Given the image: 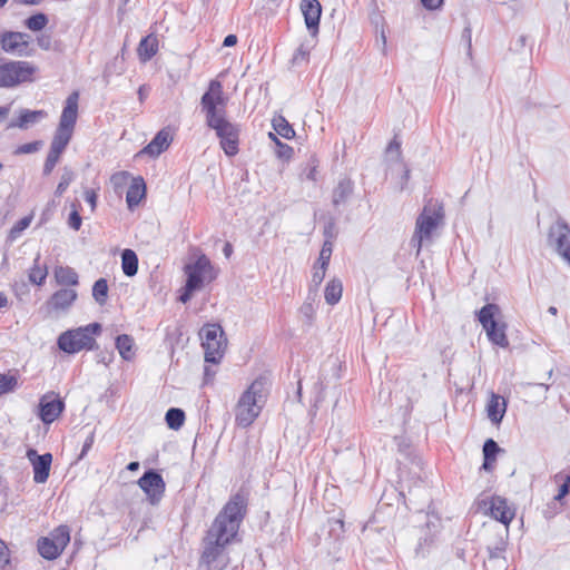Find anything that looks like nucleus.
I'll use <instances>...</instances> for the list:
<instances>
[{"label": "nucleus", "mask_w": 570, "mask_h": 570, "mask_svg": "<svg viewBox=\"0 0 570 570\" xmlns=\"http://www.w3.org/2000/svg\"><path fill=\"white\" fill-rule=\"evenodd\" d=\"M10 562L9 549L4 541L0 539V569L4 568Z\"/></svg>", "instance_id": "5fc2aeb1"}, {"label": "nucleus", "mask_w": 570, "mask_h": 570, "mask_svg": "<svg viewBox=\"0 0 570 570\" xmlns=\"http://www.w3.org/2000/svg\"><path fill=\"white\" fill-rule=\"evenodd\" d=\"M37 45L42 50H50L51 49V45H52V37H51V35L41 33L40 36H38L37 37Z\"/></svg>", "instance_id": "864d4df0"}, {"label": "nucleus", "mask_w": 570, "mask_h": 570, "mask_svg": "<svg viewBox=\"0 0 570 570\" xmlns=\"http://www.w3.org/2000/svg\"><path fill=\"white\" fill-rule=\"evenodd\" d=\"M39 417L43 423H52L63 411L65 403L61 399H51L49 395H43L39 403Z\"/></svg>", "instance_id": "dca6fc26"}, {"label": "nucleus", "mask_w": 570, "mask_h": 570, "mask_svg": "<svg viewBox=\"0 0 570 570\" xmlns=\"http://www.w3.org/2000/svg\"><path fill=\"white\" fill-rule=\"evenodd\" d=\"M85 200L90 205L91 210L94 212L97 205V194L92 189H86L83 193Z\"/></svg>", "instance_id": "bf43d9fd"}, {"label": "nucleus", "mask_w": 570, "mask_h": 570, "mask_svg": "<svg viewBox=\"0 0 570 570\" xmlns=\"http://www.w3.org/2000/svg\"><path fill=\"white\" fill-rule=\"evenodd\" d=\"M146 97H147L146 86L142 85L138 89V98H139L140 102H142Z\"/></svg>", "instance_id": "69168bd1"}, {"label": "nucleus", "mask_w": 570, "mask_h": 570, "mask_svg": "<svg viewBox=\"0 0 570 570\" xmlns=\"http://www.w3.org/2000/svg\"><path fill=\"white\" fill-rule=\"evenodd\" d=\"M37 547L39 554L47 560H55L61 554L60 549L50 538H40Z\"/></svg>", "instance_id": "c85d7f7f"}, {"label": "nucleus", "mask_w": 570, "mask_h": 570, "mask_svg": "<svg viewBox=\"0 0 570 570\" xmlns=\"http://www.w3.org/2000/svg\"><path fill=\"white\" fill-rule=\"evenodd\" d=\"M47 112L43 110H29L22 109L18 119L9 125V127H18L20 129H27L29 125L36 124L41 118H45Z\"/></svg>", "instance_id": "393cba45"}, {"label": "nucleus", "mask_w": 570, "mask_h": 570, "mask_svg": "<svg viewBox=\"0 0 570 570\" xmlns=\"http://www.w3.org/2000/svg\"><path fill=\"white\" fill-rule=\"evenodd\" d=\"M500 451V446L493 439H488L483 444V458L487 460H495Z\"/></svg>", "instance_id": "de8ad7c7"}, {"label": "nucleus", "mask_w": 570, "mask_h": 570, "mask_svg": "<svg viewBox=\"0 0 570 570\" xmlns=\"http://www.w3.org/2000/svg\"><path fill=\"white\" fill-rule=\"evenodd\" d=\"M505 551V544L500 541L493 547H488L489 558L490 559H500L503 558V553Z\"/></svg>", "instance_id": "3c124183"}, {"label": "nucleus", "mask_w": 570, "mask_h": 570, "mask_svg": "<svg viewBox=\"0 0 570 570\" xmlns=\"http://www.w3.org/2000/svg\"><path fill=\"white\" fill-rule=\"evenodd\" d=\"M72 134L73 129L58 125L50 144V149L62 154L71 140Z\"/></svg>", "instance_id": "a878e982"}, {"label": "nucleus", "mask_w": 570, "mask_h": 570, "mask_svg": "<svg viewBox=\"0 0 570 570\" xmlns=\"http://www.w3.org/2000/svg\"><path fill=\"white\" fill-rule=\"evenodd\" d=\"M269 138L276 142L278 149H277V155L279 158H291L292 155H293V148L291 146H288L287 144H283L275 134L273 132H269L268 134Z\"/></svg>", "instance_id": "09e8293b"}, {"label": "nucleus", "mask_w": 570, "mask_h": 570, "mask_svg": "<svg viewBox=\"0 0 570 570\" xmlns=\"http://www.w3.org/2000/svg\"><path fill=\"white\" fill-rule=\"evenodd\" d=\"M202 110L206 115V125H209L223 117H226V99L223 92L222 82L212 80L207 91L200 99Z\"/></svg>", "instance_id": "6e6552de"}, {"label": "nucleus", "mask_w": 570, "mask_h": 570, "mask_svg": "<svg viewBox=\"0 0 570 570\" xmlns=\"http://www.w3.org/2000/svg\"><path fill=\"white\" fill-rule=\"evenodd\" d=\"M72 212L70 213L68 217V225L73 230H79L82 224V218L78 212L77 205L72 204Z\"/></svg>", "instance_id": "8fccbe9b"}, {"label": "nucleus", "mask_w": 570, "mask_h": 570, "mask_svg": "<svg viewBox=\"0 0 570 570\" xmlns=\"http://www.w3.org/2000/svg\"><path fill=\"white\" fill-rule=\"evenodd\" d=\"M354 190L353 181L350 178H343L333 190L332 203L335 207L345 204Z\"/></svg>", "instance_id": "5701e85b"}, {"label": "nucleus", "mask_w": 570, "mask_h": 570, "mask_svg": "<svg viewBox=\"0 0 570 570\" xmlns=\"http://www.w3.org/2000/svg\"><path fill=\"white\" fill-rule=\"evenodd\" d=\"M332 252H333V244H332V242L325 240L323 246H322V249L320 252V257H318V259H317V262L315 264L321 265L323 267L324 266L328 267L330 261H331V256H332Z\"/></svg>", "instance_id": "a18cd8bd"}, {"label": "nucleus", "mask_w": 570, "mask_h": 570, "mask_svg": "<svg viewBox=\"0 0 570 570\" xmlns=\"http://www.w3.org/2000/svg\"><path fill=\"white\" fill-rule=\"evenodd\" d=\"M548 244L570 265V227L564 220L558 219L549 228Z\"/></svg>", "instance_id": "f8f14e48"}, {"label": "nucleus", "mask_w": 570, "mask_h": 570, "mask_svg": "<svg viewBox=\"0 0 570 570\" xmlns=\"http://www.w3.org/2000/svg\"><path fill=\"white\" fill-rule=\"evenodd\" d=\"M316 174H317V170H316V167L314 166L308 170V173L306 174V177H307V179L315 181Z\"/></svg>", "instance_id": "774afa93"}, {"label": "nucleus", "mask_w": 570, "mask_h": 570, "mask_svg": "<svg viewBox=\"0 0 570 570\" xmlns=\"http://www.w3.org/2000/svg\"><path fill=\"white\" fill-rule=\"evenodd\" d=\"M78 293L73 288H60L47 301V308L50 312H67L76 302Z\"/></svg>", "instance_id": "2eb2a0df"}, {"label": "nucleus", "mask_w": 570, "mask_h": 570, "mask_svg": "<svg viewBox=\"0 0 570 570\" xmlns=\"http://www.w3.org/2000/svg\"><path fill=\"white\" fill-rule=\"evenodd\" d=\"M386 153L389 155L395 154V158L399 160L401 159V142L397 141L395 138L389 144L386 148Z\"/></svg>", "instance_id": "4d7b16f0"}, {"label": "nucleus", "mask_w": 570, "mask_h": 570, "mask_svg": "<svg viewBox=\"0 0 570 570\" xmlns=\"http://www.w3.org/2000/svg\"><path fill=\"white\" fill-rule=\"evenodd\" d=\"M237 43V37L235 35H228L225 37L223 46L224 47H233Z\"/></svg>", "instance_id": "e2e57ef3"}, {"label": "nucleus", "mask_w": 570, "mask_h": 570, "mask_svg": "<svg viewBox=\"0 0 570 570\" xmlns=\"http://www.w3.org/2000/svg\"><path fill=\"white\" fill-rule=\"evenodd\" d=\"M268 386V380L265 376H259L240 395L235 413L238 426L247 428L256 420L266 402Z\"/></svg>", "instance_id": "f03ea898"}, {"label": "nucleus", "mask_w": 570, "mask_h": 570, "mask_svg": "<svg viewBox=\"0 0 570 570\" xmlns=\"http://www.w3.org/2000/svg\"><path fill=\"white\" fill-rule=\"evenodd\" d=\"M463 38L466 39V42H468V48L469 50L471 49V29L469 27H466L464 30H463Z\"/></svg>", "instance_id": "0e129e2a"}, {"label": "nucleus", "mask_w": 570, "mask_h": 570, "mask_svg": "<svg viewBox=\"0 0 570 570\" xmlns=\"http://www.w3.org/2000/svg\"><path fill=\"white\" fill-rule=\"evenodd\" d=\"M75 177V171L71 168L63 167L60 181L55 190V195L57 197H61L69 187V185L73 181Z\"/></svg>", "instance_id": "a19ab883"}, {"label": "nucleus", "mask_w": 570, "mask_h": 570, "mask_svg": "<svg viewBox=\"0 0 570 570\" xmlns=\"http://www.w3.org/2000/svg\"><path fill=\"white\" fill-rule=\"evenodd\" d=\"M499 314L500 307L497 304H487L478 312V320L493 345L508 348L510 345L507 336L508 325L497 318Z\"/></svg>", "instance_id": "39448f33"}, {"label": "nucleus", "mask_w": 570, "mask_h": 570, "mask_svg": "<svg viewBox=\"0 0 570 570\" xmlns=\"http://www.w3.org/2000/svg\"><path fill=\"white\" fill-rule=\"evenodd\" d=\"M202 345L205 350V361L207 363H218L225 352L226 338L224 331L218 324H206L199 331Z\"/></svg>", "instance_id": "0eeeda50"}, {"label": "nucleus", "mask_w": 570, "mask_h": 570, "mask_svg": "<svg viewBox=\"0 0 570 570\" xmlns=\"http://www.w3.org/2000/svg\"><path fill=\"white\" fill-rule=\"evenodd\" d=\"M207 126L216 131L220 147L228 157H233L238 154L240 132L238 125L228 121L226 117H219L218 120Z\"/></svg>", "instance_id": "1a4fd4ad"}, {"label": "nucleus", "mask_w": 570, "mask_h": 570, "mask_svg": "<svg viewBox=\"0 0 570 570\" xmlns=\"http://www.w3.org/2000/svg\"><path fill=\"white\" fill-rule=\"evenodd\" d=\"M173 135L170 129L163 128L140 153L150 157H157L169 147Z\"/></svg>", "instance_id": "6ab92c4d"}, {"label": "nucleus", "mask_w": 570, "mask_h": 570, "mask_svg": "<svg viewBox=\"0 0 570 570\" xmlns=\"http://www.w3.org/2000/svg\"><path fill=\"white\" fill-rule=\"evenodd\" d=\"M31 220H32V217L31 216H26V217H22L21 219H19L13 226L12 228L10 229V234H9V237L11 239H16L18 238L21 233L28 228L31 224Z\"/></svg>", "instance_id": "49530a36"}, {"label": "nucleus", "mask_w": 570, "mask_h": 570, "mask_svg": "<svg viewBox=\"0 0 570 570\" xmlns=\"http://www.w3.org/2000/svg\"><path fill=\"white\" fill-rule=\"evenodd\" d=\"M570 492V475H568L564 482L559 487L558 494L554 497L556 501H561Z\"/></svg>", "instance_id": "6e6d98bb"}, {"label": "nucleus", "mask_w": 570, "mask_h": 570, "mask_svg": "<svg viewBox=\"0 0 570 570\" xmlns=\"http://www.w3.org/2000/svg\"><path fill=\"white\" fill-rule=\"evenodd\" d=\"M343 285L340 279H331L325 287L324 298L325 302L330 305H335L340 302L342 297Z\"/></svg>", "instance_id": "c756f323"}, {"label": "nucleus", "mask_w": 570, "mask_h": 570, "mask_svg": "<svg viewBox=\"0 0 570 570\" xmlns=\"http://www.w3.org/2000/svg\"><path fill=\"white\" fill-rule=\"evenodd\" d=\"M78 102H79V92H71L66 101L60 115L59 125L63 127H68L75 129L77 118H78Z\"/></svg>", "instance_id": "a211bd4d"}, {"label": "nucleus", "mask_w": 570, "mask_h": 570, "mask_svg": "<svg viewBox=\"0 0 570 570\" xmlns=\"http://www.w3.org/2000/svg\"><path fill=\"white\" fill-rule=\"evenodd\" d=\"M444 217L443 207L441 205L429 202L417 216L415 229L410 239V246L415 249L419 256L424 242L431 240L433 232L439 227Z\"/></svg>", "instance_id": "20e7f679"}, {"label": "nucleus", "mask_w": 570, "mask_h": 570, "mask_svg": "<svg viewBox=\"0 0 570 570\" xmlns=\"http://www.w3.org/2000/svg\"><path fill=\"white\" fill-rule=\"evenodd\" d=\"M507 407L508 404L503 396L491 393L487 403V414L489 420L494 424H499L507 412Z\"/></svg>", "instance_id": "412c9836"}, {"label": "nucleus", "mask_w": 570, "mask_h": 570, "mask_svg": "<svg viewBox=\"0 0 570 570\" xmlns=\"http://www.w3.org/2000/svg\"><path fill=\"white\" fill-rule=\"evenodd\" d=\"M184 271L187 278L178 299L186 304L195 292L202 289L204 283H210L216 278V273L206 255H200L194 263L187 264Z\"/></svg>", "instance_id": "7ed1b4c3"}, {"label": "nucleus", "mask_w": 570, "mask_h": 570, "mask_svg": "<svg viewBox=\"0 0 570 570\" xmlns=\"http://www.w3.org/2000/svg\"><path fill=\"white\" fill-rule=\"evenodd\" d=\"M313 269L309 293H313V295L316 296L317 288L325 278L327 267L315 264Z\"/></svg>", "instance_id": "79ce46f5"}, {"label": "nucleus", "mask_w": 570, "mask_h": 570, "mask_svg": "<svg viewBox=\"0 0 570 570\" xmlns=\"http://www.w3.org/2000/svg\"><path fill=\"white\" fill-rule=\"evenodd\" d=\"M483 459H484V460H483L482 469H484V470H487V471L492 470V468H493V462H494L495 460H487V458H483Z\"/></svg>", "instance_id": "338daca9"}, {"label": "nucleus", "mask_w": 570, "mask_h": 570, "mask_svg": "<svg viewBox=\"0 0 570 570\" xmlns=\"http://www.w3.org/2000/svg\"><path fill=\"white\" fill-rule=\"evenodd\" d=\"M49 22L48 16L38 12L26 19L24 26L31 31H41Z\"/></svg>", "instance_id": "4c0bfd02"}, {"label": "nucleus", "mask_w": 570, "mask_h": 570, "mask_svg": "<svg viewBox=\"0 0 570 570\" xmlns=\"http://www.w3.org/2000/svg\"><path fill=\"white\" fill-rule=\"evenodd\" d=\"M273 127L277 135L283 138L291 139L295 136V131L289 122L284 117L273 119Z\"/></svg>", "instance_id": "58836bf2"}, {"label": "nucleus", "mask_w": 570, "mask_h": 570, "mask_svg": "<svg viewBox=\"0 0 570 570\" xmlns=\"http://www.w3.org/2000/svg\"><path fill=\"white\" fill-rule=\"evenodd\" d=\"M247 497L239 491L230 497L216 515L202 541L199 566L223 570L229 563L228 547L237 541L239 527L247 513Z\"/></svg>", "instance_id": "f257e3e1"}, {"label": "nucleus", "mask_w": 570, "mask_h": 570, "mask_svg": "<svg viewBox=\"0 0 570 570\" xmlns=\"http://www.w3.org/2000/svg\"><path fill=\"white\" fill-rule=\"evenodd\" d=\"M444 0H421L424 8L428 10H436L442 7Z\"/></svg>", "instance_id": "052dcab7"}, {"label": "nucleus", "mask_w": 570, "mask_h": 570, "mask_svg": "<svg viewBox=\"0 0 570 570\" xmlns=\"http://www.w3.org/2000/svg\"><path fill=\"white\" fill-rule=\"evenodd\" d=\"M72 134L73 129L58 125L50 144V149L62 154L71 140Z\"/></svg>", "instance_id": "bb28decb"}, {"label": "nucleus", "mask_w": 570, "mask_h": 570, "mask_svg": "<svg viewBox=\"0 0 570 570\" xmlns=\"http://www.w3.org/2000/svg\"><path fill=\"white\" fill-rule=\"evenodd\" d=\"M27 458L33 469V481L36 483H45L50 473L52 455L51 453L38 454L35 449L27 450Z\"/></svg>", "instance_id": "4468645a"}, {"label": "nucleus", "mask_w": 570, "mask_h": 570, "mask_svg": "<svg viewBox=\"0 0 570 570\" xmlns=\"http://www.w3.org/2000/svg\"><path fill=\"white\" fill-rule=\"evenodd\" d=\"M95 442V433L91 432L87 439L85 440L83 442V445H82V449H81V452L79 454V459H83L85 455L88 453V451L91 449L92 444Z\"/></svg>", "instance_id": "13d9d810"}, {"label": "nucleus", "mask_w": 570, "mask_h": 570, "mask_svg": "<svg viewBox=\"0 0 570 570\" xmlns=\"http://www.w3.org/2000/svg\"><path fill=\"white\" fill-rule=\"evenodd\" d=\"M48 276V268L46 265H40V254L38 253L33 266L29 271V281L35 285H42Z\"/></svg>", "instance_id": "7c9ffc66"}, {"label": "nucleus", "mask_w": 570, "mask_h": 570, "mask_svg": "<svg viewBox=\"0 0 570 570\" xmlns=\"http://www.w3.org/2000/svg\"><path fill=\"white\" fill-rule=\"evenodd\" d=\"M81 330H87L86 333H89V335L98 334L101 331V326L99 323H91L87 326L80 327Z\"/></svg>", "instance_id": "680f3d73"}, {"label": "nucleus", "mask_w": 570, "mask_h": 570, "mask_svg": "<svg viewBox=\"0 0 570 570\" xmlns=\"http://www.w3.org/2000/svg\"><path fill=\"white\" fill-rule=\"evenodd\" d=\"M121 268L126 276H135L138 272V256L129 248H126L121 253Z\"/></svg>", "instance_id": "cd10ccee"}, {"label": "nucleus", "mask_w": 570, "mask_h": 570, "mask_svg": "<svg viewBox=\"0 0 570 570\" xmlns=\"http://www.w3.org/2000/svg\"><path fill=\"white\" fill-rule=\"evenodd\" d=\"M56 283L60 286H68L69 288L79 284V275L75 268L70 266H56L53 269Z\"/></svg>", "instance_id": "4be33fe9"}, {"label": "nucleus", "mask_w": 570, "mask_h": 570, "mask_svg": "<svg viewBox=\"0 0 570 570\" xmlns=\"http://www.w3.org/2000/svg\"><path fill=\"white\" fill-rule=\"evenodd\" d=\"M490 513L493 519L505 525H508L515 515L514 509L508 504L507 500L498 495L491 499Z\"/></svg>", "instance_id": "aec40b11"}, {"label": "nucleus", "mask_w": 570, "mask_h": 570, "mask_svg": "<svg viewBox=\"0 0 570 570\" xmlns=\"http://www.w3.org/2000/svg\"><path fill=\"white\" fill-rule=\"evenodd\" d=\"M157 48L158 45L156 38H142L138 47V53L140 59L144 61L151 59L156 55Z\"/></svg>", "instance_id": "2f4dec72"}, {"label": "nucleus", "mask_w": 570, "mask_h": 570, "mask_svg": "<svg viewBox=\"0 0 570 570\" xmlns=\"http://www.w3.org/2000/svg\"><path fill=\"white\" fill-rule=\"evenodd\" d=\"M311 50L312 46L309 45V42H302L299 47L295 50L291 59V65L293 67H301L307 65L309 61Z\"/></svg>", "instance_id": "72a5a7b5"}, {"label": "nucleus", "mask_w": 570, "mask_h": 570, "mask_svg": "<svg viewBox=\"0 0 570 570\" xmlns=\"http://www.w3.org/2000/svg\"><path fill=\"white\" fill-rule=\"evenodd\" d=\"M60 156H61V153L49 149V153L47 155V158H46V161L43 165V170H42L45 176H48L52 173L53 168L56 167V165L58 164V161L60 159Z\"/></svg>", "instance_id": "c03bdc74"}, {"label": "nucleus", "mask_w": 570, "mask_h": 570, "mask_svg": "<svg viewBox=\"0 0 570 570\" xmlns=\"http://www.w3.org/2000/svg\"><path fill=\"white\" fill-rule=\"evenodd\" d=\"M87 330L80 327L68 330L59 335L57 344L58 347L68 354H75L82 350H91L95 344V338L86 333Z\"/></svg>", "instance_id": "9d476101"}, {"label": "nucleus", "mask_w": 570, "mask_h": 570, "mask_svg": "<svg viewBox=\"0 0 570 570\" xmlns=\"http://www.w3.org/2000/svg\"><path fill=\"white\" fill-rule=\"evenodd\" d=\"M116 347H117L120 356L124 360L129 361L132 358V356H134V351H132L134 340L129 335L122 334V335L117 336Z\"/></svg>", "instance_id": "473e14b6"}, {"label": "nucleus", "mask_w": 570, "mask_h": 570, "mask_svg": "<svg viewBox=\"0 0 570 570\" xmlns=\"http://www.w3.org/2000/svg\"><path fill=\"white\" fill-rule=\"evenodd\" d=\"M169 429L179 430L185 422V412L178 407H170L165 415Z\"/></svg>", "instance_id": "f704fd0d"}, {"label": "nucleus", "mask_w": 570, "mask_h": 570, "mask_svg": "<svg viewBox=\"0 0 570 570\" xmlns=\"http://www.w3.org/2000/svg\"><path fill=\"white\" fill-rule=\"evenodd\" d=\"M314 295H308L307 299L299 307L301 315L306 320L307 324L311 325L315 317V307H314Z\"/></svg>", "instance_id": "37998d69"}, {"label": "nucleus", "mask_w": 570, "mask_h": 570, "mask_svg": "<svg viewBox=\"0 0 570 570\" xmlns=\"http://www.w3.org/2000/svg\"><path fill=\"white\" fill-rule=\"evenodd\" d=\"M301 10L304 16L305 24L312 35L318 31L322 6L318 0H302Z\"/></svg>", "instance_id": "f3484780"}, {"label": "nucleus", "mask_w": 570, "mask_h": 570, "mask_svg": "<svg viewBox=\"0 0 570 570\" xmlns=\"http://www.w3.org/2000/svg\"><path fill=\"white\" fill-rule=\"evenodd\" d=\"M92 297L100 305H105L108 298V283L106 278H99L92 286Z\"/></svg>", "instance_id": "e433bc0d"}, {"label": "nucleus", "mask_w": 570, "mask_h": 570, "mask_svg": "<svg viewBox=\"0 0 570 570\" xmlns=\"http://www.w3.org/2000/svg\"><path fill=\"white\" fill-rule=\"evenodd\" d=\"M41 142L40 141H32L28 144L20 145L16 154H32L39 150Z\"/></svg>", "instance_id": "603ef678"}, {"label": "nucleus", "mask_w": 570, "mask_h": 570, "mask_svg": "<svg viewBox=\"0 0 570 570\" xmlns=\"http://www.w3.org/2000/svg\"><path fill=\"white\" fill-rule=\"evenodd\" d=\"M38 68L23 60L8 61L0 65V88H12L23 82L33 81Z\"/></svg>", "instance_id": "423d86ee"}, {"label": "nucleus", "mask_w": 570, "mask_h": 570, "mask_svg": "<svg viewBox=\"0 0 570 570\" xmlns=\"http://www.w3.org/2000/svg\"><path fill=\"white\" fill-rule=\"evenodd\" d=\"M31 37L19 31H4L0 37L1 49L18 57H31L35 49L30 47Z\"/></svg>", "instance_id": "9b49d317"}, {"label": "nucleus", "mask_w": 570, "mask_h": 570, "mask_svg": "<svg viewBox=\"0 0 570 570\" xmlns=\"http://www.w3.org/2000/svg\"><path fill=\"white\" fill-rule=\"evenodd\" d=\"M146 185L142 178L134 179L132 184L128 187L126 193V202L130 209L137 206L145 197Z\"/></svg>", "instance_id": "b1692460"}, {"label": "nucleus", "mask_w": 570, "mask_h": 570, "mask_svg": "<svg viewBox=\"0 0 570 570\" xmlns=\"http://www.w3.org/2000/svg\"><path fill=\"white\" fill-rule=\"evenodd\" d=\"M51 540L62 552L70 541V530L67 525H59L51 533Z\"/></svg>", "instance_id": "c9c22d12"}, {"label": "nucleus", "mask_w": 570, "mask_h": 570, "mask_svg": "<svg viewBox=\"0 0 570 570\" xmlns=\"http://www.w3.org/2000/svg\"><path fill=\"white\" fill-rule=\"evenodd\" d=\"M18 386V376L11 373H0V396L13 392Z\"/></svg>", "instance_id": "ea45409f"}, {"label": "nucleus", "mask_w": 570, "mask_h": 570, "mask_svg": "<svg viewBox=\"0 0 570 570\" xmlns=\"http://www.w3.org/2000/svg\"><path fill=\"white\" fill-rule=\"evenodd\" d=\"M138 485L147 494L151 504H156L161 500L166 489L163 476L153 469L147 470L142 474L138 480Z\"/></svg>", "instance_id": "ddd939ff"}]
</instances>
